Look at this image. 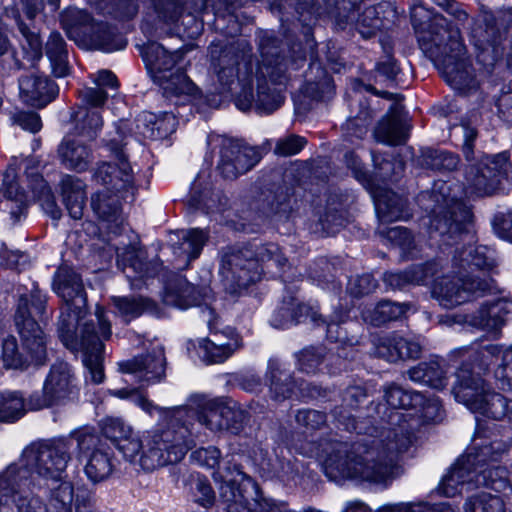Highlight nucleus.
<instances>
[{
    "label": "nucleus",
    "instance_id": "obj_1",
    "mask_svg": "<svg viewBox=\"0 0 512 512\" xmlns=\"http://www.w3.org/2000/svg\"><path fill=\"white\" fill-rule=\"evenodd\" d=\"M385 404L375 406L380 427L355 442H333L324 462L326 475L333 480L349 479L387 487L401 473L399 459L408 451L419 426L408 409L423 402V394L390 384L384 388Z\"/></svg>",
    "mask_w": 512,
    "mask_h": 512
},
{
    "label": "nucleus",
    "instance_id": "obj_2",
    "mask_svg": "<svg viewBox=\"0 0 512 512\" xmlns=\"http://www.w3.org/2000/svg\"><path fill=\"white\" fill-rule=\"evenodd\" d=\"M52 288L63 300L58 333L70 350L83 353L85 381L98 385L105 379L102 340L111 336V324L104 309L97 307L95 319L83 321L87 312V297L81 276L68 266H60L53 278Z\"/></svg>",
    "mask_w": 512,
    "mask_h": 512
},
{
    "label": "nucleus",
    "instance_id": "obj_3",
    "mask_svg": "<svg viewBox=\"0 0 512 512\" xmlns=\"http://www.w3.org/2000/svg\"><path fill=\"white\" fill-rule=\"evenodd\" d=\"M72 449L70 440L61 438L26 447L20 459L0 473V512H48L31 489V475L61 480L72 459Z\"/></svg>",
    "mask_w": 512,
    "mask_h": 512
},
{
    "label": "nucleus",
    "instance_id": "obj_4",
    "mask_svg": "<svg viewBox=\"0 0 512 512\" xmlns=\"http://www.w3.org/2000/svg\"><path fill=\"white\" fill-rule=\"evenodd\" d=\"M134 403L149 415L160 417L158 427L143 443L132 432L116 446L124 459L144 472H151L183 459L192 443L193 413L182 408H162L144 396L134 393Z\"/></svg>",
    "mask_w": 512,
    "mask_h": 512
},
{
    "label": "nucleus",
    "instance_id": "obj_5",
    "mask_svg": "<svg viewBox=\"0 0 512 512\" xmlns=\"http://www.w3.org/2000/svg\"><path fill=\"white\" fill-rule=\"evenodd\" d=\"M478 429H481L478 424ZM497 435L486 436L480 430L473 440V446L459 457L455 464L443 476L438 492L446 497H453L463 491L476 487H490L499 492L508 487L504 478L505 469L495 466L508 452L510 442Z\"/></svg>",
    "mask_w": 512,
    "mask_h": 512
},
{
    "label": "nucleus",
    "instance_id": "obj_6",
    "mask_svg": "<svg viewBox=\"0 0 512 512\" xmlns=\"http://www.w3.org/2000/svg\"><path fill=\"white\" fill-rule=\"evenodd\" d=\"M453 275H444L433 287V295L447 309L498 291L485 270L496 265L494 251L487 246L469 245L456 249L452 258Z\"/></svg>",
    "mask_w": 512,
    "mask_h": 512
},
{
    "label": "nucleus",
    "instance_id": "obj_7",
    "mask_svg": "<svg viewBox=\"0 0 512 512\" xmlns=\"http://www.w3.org/2000/svg\"><path fill=\"white\" fill-rule=\"evenodd\" d=\"M421 49L432 59L446 83L461 94L475 91L479 82L459 27L435 15L419 34Z\"/></svg>",
    "mask_w": 512,
    "mask_h": 512
},
{
    "label": "nucleus",
    "instance_id": "obj_8",
    "mask_svg": "<svg viewBox=\"0 0 512 512\" xmlns=\"http://www.w3.org/2000/svg\"><path fill=\"white\" fill-rule=\"evenodd\" d=\"M213 479L227 512H295L286 502L264 497L258 485L232 460H225Z\"/></svg>",
    "mask_w": 512,
    "mask_h": 512
},
{
    "label": "nucleus",
    "instance_id": "obj_9",
    "mask_svg": "<svg viewBox=\"0 0 512 512\" xmlns=\"http://www.w3.org/2000/svg\"><path fill=\"white\" fill-rule=\"evenodd\" d=\"M451 187L444 181H437L432 190L436 202L429 224V235L439 246L451 245L462 237H469L472 213ZM472 238V236H470Z\"/></svg>",
    "mask_w": 512,
    "mask_h": 512
},
{
    "label": "nucleus",
    "instance_id": "obj_10",
    "mask_svg": "<svg viewBox=\"0 0 512 512\" xmlns=\"http://www.w3.org/2000/svg\"><path fill=\"white\" fill-rule=\"evenodd\" d=\"M455 128L462 132L464 138L462 150L469 162L465 173L467 187L464 194L466 196L492 194L497 189L501 178L508 174L511 166L509 153L501 152L491 156L484 155L476 159L473 151V142L477 137L476 129L465 123Z\"/></svg>",
    "mask_w": 512,
    "mask_h": 512
},
{
    "label": "nucleus",
    "instance_id": "obj_11",
    "mask_svg": "<svg viewBox=\"0 0 512 512\" xmlns=\"http://www.w3.org/2000/svg\"><path fill=\"white\" fill-rule=\"evenodd\" d=\"M261 64L257 71V95L254 107L259 114H270L284 103V96L278 88H271L267 80L273 84L286 83L288 62L281 56L279 41L271 34L265 33L259 40Z\"/></svg>",
    "mask_w": 512,
    "mask_h": 512
},
{
    "label": "nucleus",
    "instance_id": "obj_12",
    "mask_svg": "<svg viewBox=\"0 0 512 512\" xmlns=\"http://www.w3.org/2000/svg\"><path fill=\"white\" fill-rule=\"evenodd\" d=\"M130 132L131 123L129 121L120 120L114 124V133L109 132L104 142L115 155L117 164L99 163L93 174L95 182L103 185V189L121 194L124 201H132L137 190L134 185L132 169L124 152Z\"/></svg>",
    "mask_w": 512,
    "mask_h": 512
},
{
    "label": "nucleus",
    "instance_id": "obj_13",
    "mask_svg": "<svg viewBox=\"0 0 512 512\" xmlns=\"http://www.w3.org/2000/svg\"><path fill=\"white\" fill-rule=\"evenodd\" d=\"M61 24L67 36L86 49L113 52L124 49L127 44L115 27L96 21L86 10L67 8L61 14Z\"/></svg>",
    "mask_w": 512,
    "mask_h": 512
},
{
    "label": "nucleus",
    "instance_id": "obj_14",
    "mask_svg": "<svg viewBox=\"0 0 512 512\" xmlns=\"http://www.w3.org/2000/svg\"><path fill=\"white\" fill-rule=\"evenodd\" d=\"M79 388L72 367L66 362L54 363L46 376L42 392H34L27 399L28 410L39 411L62 406L78 400Z\"/></svg>",
    "mask_w": 512,
    "mask_h": 512
},
{
    "label": "nucleus",
    "instance_id": "obj_15",
    "mask_svg": "<svg viewBox=\"0 0 512 512\" xmlns=\"http://www.w3.org/2000/svg\"><path fill=\"white\" fill-rule=\"evenodd\" d=\"M263 268L253 259V251L248 245L241 248H229L224 252L220 275L225 290L236 294L261 278Z\"/></svg>",
    "mask_w": 512,
    "mask_h": 512
},
{
    "label": "nucleus",
    "instance_id": "obj_16",
    "mask_svg": "<svg viewBox=\"0 0 512 512\" xmlns=\"http://www.w3.org/2000/svg\"><path fill=\"white\" fill-rule=\"evenodd\" d=\"M201 313L207 322L210 337L199 341V356L207 364L223 363L242 347L241 338L231 328L218 331L217 316L209 306L202 308Z\"/></svg>",
    "mask_w": 512,
    "mask_h": 512
},
{
    "label": "nucleus",
    "instance_id": "obj_17",
    "mask_svg": "<svg viewBox=\"0 0 512 512\" xmlns=\"http://www.w3.org/2000/svg\"><path fill=\"white\" fill-rule=\"evenodd\" d=\"M217 140L219 160L216 169L224 179L235 180L258 163L259 154L253 147L228 137H218Z\"/></svg>",
    "mask_w": 512,
    "mask_h": 512
},
{
    "label": "nucleus",
    "instance_id": "obj_18",
    "mask_svg": "<svg viewBox=\"0 0 512 512\" xmlns=\"http://www.w3.org/2000/svg\"><path fill=\"white\" fill-rule=\"evenodd\" d=\"M15 324L20 334L22 348L29 359V364L44 365L47 360V336L33 318L32 312L28 310L26 297H21L18 300Z\"/></svg>",
    "mask_w": 512,
    "mask_h": 512
},
{
    "label": "nucleus",
    "instance_id": "obj_19",
    "mask_svg": "<svg viewBox=\"0 0 512 512\" xmlns=\"http://www.w3.org/2000/svg\"><path fill=\"white\" fill-rule=\"evenodd\" d=\"M44 8V0H15L14 5L6 9L7 16L15 20L17 28L25 40L23 50L32 61L42 58V41L39 34L24 22L22 15L30 22H33L43 13Z\"/></svg>",
    "mask_w": 512,
    "mask_h": 512
},
{
    "label": "nucleus",
    "instance_id": "obj_20",
    "mask_svg": "<svg viewBox=\"0 0 512 512\" xmlns=\"http://www.w3.org/2000/svg\"><path fill=\"white\" fill-rule=\"evenodd\" d=\"M489 390V385L480 372H475L472 364L465 363L456 370L452 393L456 401L465 405L471 412L481 408V398L483 399Z\"/></svg>",
    "mask_w": 512,
    "mask_h": 512
},
{
    "label": "nucleus",
    "instance_id": "obj_21",
    "mask_svg": "<svg viewBox=\"0 0 512 512\" xmlns=\"http://www.w3.org/2000/svg\"><path fill=\"white\" fill-rule=\"evenodd\" d=\"M185 53L183 48L169 52L162 44L150 42L144 47L142 56L153 81L166 84L165 75L174 73L178 67L183 68Z\"/></svg>",
    "mask_w": 512,
    "mask_h": 512
},
{
    "label": "nucleus",
    "instance_id": "obj_22",
    "mask_svg": "<svg viewBox=\"0 0 512 512\" xmlns=\"http://www.w3.org/2000/svg\"><path fill=\"white\" fill-rule=\"evenodd\" d=\"M383 97L394 99L396 102L390 107L388 113L383 116L374 130V137L378 142L387 145L403 144L408 136V128L402 117L403 106L399 103L401 95H394L389 92H383Z\"/></svg>",
    "mask_w": 512,
    "mask_h": 512
},
{
    "label": "nucleus",
    "instance_id": "obj_23",
    "mask_svg": "<svg viewBox=\"0 0 512 512\" xmlns=\"http://www.w3.org/2000/svg\"><path fill=\"white\" fill-rule=\"evenodd\" d=\"M165 366L164 348L160 345L154 347L147 355L136 356L119 363L121 372L135 375L147 384L161 381L165 376Z\"/></svg>",
    "mask_w": 512,
    "mask_h": 512
},
{
    "label": "nucleus",
    "instance_id": "obj_24",
    "mask_svg": "<svg viewBox=\"0 0 512 512\" xmlns=\"http://www.w3.org/2000/svg\"><path fill=\"white\" fill-rule=\"evenodd\" d=\"M442 268L438 260H432L425 264L412 265L404 271L386 272L383 275V282L391 290H402L409 285L427 284L431 280L436 283L440 279L437 275Z\"/></svg>",
    "mask_w": 512,
    "mask_h": 512
},
{
    "label": "nucleus",
    "instance_id": "obj_25",
    "mask_svg": "<svg viewBox=\"0 0 512 512\" xmlns=\"http://www.w3.org/2000/svg\"><path fill=\"white\" fill-rule=\"evenodd\" d=\"M422 347L419 342L404 338L397 333L379 336L374 340V355L388 362L419 358Z\"/></svg>",
    "mask_w": 512,
    "mask_h": 512
},
{
    "label": "nucleus",
    "instance_id": "obj_26",
    "mask_svg": "<svg viewBox=\"0 0 512 512\" xmlns=\"http://www.w3.org/2000/svg\"><path fill=\"white\" fill-rule=\"evenodd\" d=\"M366 398V390L361 385L349 386L344 390L342 394V406L336 407L332 411V414L345 430L363 434L364 436H369L371 433L374 434L370 429L371 426H368L367 421H357L351 412L344 410V407L350 408L351 410L356 409Z\"/></svg>",
    "mask_w": 512,
    "mask_h": 512
},
{
    "label": "nucleus",
    "instance_id": "obj_27",
    "mask_svg": "<svg viewBox=\"0 0 512 512\" xmlns=\"http://www.w3.org/2000/svg\"><path fill=\"white\" fill-rule=\"evenodd\" d=\"M512 314V304L498 299L483 304L476 312L465 317L470 326L488 333H497Z\"/></svg>",
    "mask_w": 512,
    "mask_h": 512
},
{
    "label": "nucleus",
    "instance_id": "obj_28",
    "mask_svg": "<svg viewBox=\"0 0 512 512\" xmlns=\"http://www.w3.org/2000/svg\"><path fill=\"white\" fill-rule=\"evenodd\" d=\"M20 97L34 107H44L50 103L58 93V87L47 76L30 74L19 79Z\"/></svg>",
    "mask_w": 512,
    "mask_h": 512
},
{
    "label": "nucleus",
    "instance_id": "obj_29",
    "mask_svg": "<svg viewBox=\"0 0 512 512\" xmlns=\"http://www.w3.org/2000/svg\"><path fill=\"white\" fill-rule=\"evenodd\" d=\"M117 265L130 281L153 276L155 267L146 261V252L136 243L118 247Z\"/></svg>",
    "mask_w": 512,
    "mask_h": 512
},
{
    "label": "nucleus",
    "instance_id": "obj_30",
    "mask_svg": "<svg viewBox=\"0 0 512 512\" xmlns=\"http://www.w3.org/2000/svg\"><path fill=\"white\" fill-rule=\"evenodd\" d=\"M265 381L271 399L277 402L289 399L297 386L293 374L276 358L268 360Z\"/></svg>",
    "mask_w": 512,
    "mask_h": 512
},
{
    "label": "nucleus",
    "instance_id": "obj_31",
    "mask_svg": "<svg viewBox=\"0 0 512 512\" xmlns=\"http://www.w3.org/2000/svg\"><path fill=\"white\" fill-rule=\"evenodd\" d=\"M177 408L186 409L194 415L190 424L193 433L189 450L195 444V438L198 435L197 423L213 432H221L227 429V423L224 421V401L222 400L214 399L206 401L200 411L187 406H178Z\"/></svg>",
    "mask_w": 512,
    "mask_h": 512
},
{
    "label": "nucleus",
    "instance_id": "obj_32",
    "mask_svg": "<svg viewBox=\"0 0 512 512\" xmlns=\"http://www.w3.org/2000/svg\"><path fill=\"white\" fill-rule=\"evenodd\" d=\"M121 199V194L105 189L98 191L91 197L92 210L99 219L107 223V228L111 229L113 233H117L123 223Z\"/></svg>",
    "mask_w": 512,
    "mask_h": 512
},
{
    "label": "nucleus",
    "instance_id": "obj_33",
    "mask_svg": "<svg viewBox=\"0 0 512 512\" xmlns=\"http://www.w3.org/2000/svg\"><path fill=\"white\" fill-rule=\"evenodd\" d=\"M58 157L68 170L83 172L93 161L92 150L79 140L65 137L58 146Z\"/></svg>",
    "mask_w": 512,
    "mask_h": 512
},
{
    "label": "nucleus",
    "instance_id": "obj_34",
    "mask_svg": "<svg viewBox=\"0 0 512 512\" xmlns=\"http://www.w3.org/2000/svg\"><path fill=\"white\" fill-rule=\"evenodd\" d=\"M84 182L72 175H64L60 181L62 202L71 218L79 220L83 217L86 203Z\"/></svg>",
    "mask_w": 512,
    "mask_h": 512
},
{
    "label": "nucleus",
    "instance_id": "obj_35",
    "mask_svg": "<svg viewBox=\"0 0 512 512\" xmlns=\"http://www.w3.org/2000/svg\"><path fill=\"white\" fill-rule=\"evenodd\" d=\"M205 295V292L198 291L193 284L180 277L167 286L163 301L166 305L187 309L200 305Z\"/></svg>",
    "mask_w": 512,
    "mask_h": 512
},
{
    "label": "nucleus",
    "instance_id": "obj_36",
    "mask_svg": "<svg viewBox=\"0 0 512 512\" xmlns=\"http://www.w3.org/2000/svg\"><path fill=\"white\" fill-rule=\"evenodd\" d=\"M375 209L381 222H393L408 217L406 200L390 190L373 192Z\"/></svg>",
    "mask_w": 512,
    "mask_h": 512
},
{
    "label": "nucleus",
    "instance_id": "obj_37",
    "mask_svg": "<svg viewBox=\"0 0 512 512\" xmlns=\"http://www.w3.org/2000/svg\"><path fill=\"white\" fill-rule=\"evenodd\" d=\"M83 471L90 482L98 484L108 480L115 471L112 453L107 448L96 450L83 459Z\"/></svg>",
    "mask_w": 512,
    "mask_h": 512
},
{
    "label": "nucleus",
    "instance_id": "obj_38",
    "mask_svg": "<svg viewBox=\"0 0 512 512\" xmlns=\"http://www.w3.org/2000/svg\"><path fill=\"white\" fill-rule=\"evenodd\" d=\"M407 375L413 382L422 383L434 389H443L447 385L446 370L438 360L420 362L410 368Z\"/></svg>",
    "mask_w": 512,
    "mask_h": 512
},
{
    "label": "nucleus",
    "instance_id": "obj_39",
    "mask_svg": "<svg viewBox=\"0 0 512 512\" xmlns=\"http://www.w3.org/2000/svg\"><path fill=\"white\" fill-rule=\"evenodd\" d=\"M3 185L5 190L4 201L2 204L4 205L5 210H8L13 223H16L20 220L21 216L27 209V195L14 179V171L12 169H9L6 172Z\"/></svg>",
    "mask_w": 512,
    "mask_h": 512
},
{
    "label": "nucleus",
    "instance_id": "obj_40",
    "mask_svg": "<svg viewBox=\"0 0 512 512\" xmlns=\"http://www.w3.org/2000/svg\"><path fill=\"white\" fill-rule=\"evenodd\" d=\"M45 55L48 58L55 77H65L70 72L68 50L62 35L53 31L45 44Z\"/></svg>",
    "mask_w": 512,
    "mask_h": 512
},
{
    "label": "nucleus",
    "instance_id": "obj_41",
    "mask_svg": "<svg viewBox=\"0 0 512 512\" xmlns=\"http://www.w3.org/2000/svg\"><path fill=\"white\" fill-rule=\"evenodd\" d=\"M111 302L115 313L126 323L140 317L145 312H156V304L142 296H113Z\"/></svg>",
    "mask_w": 512,
    "mask_h": 512
},
{
    "label": "nucleus",
    "instance_id": "obj_42",
    "mask_svg": "<svg viewBox=\"0 0 512 512\" xmlns=\"http://www.w3.org/2000/svg\"><path fill=\"white\" fill-rule=\"evenodd\" d=\"M89 2L98 14L118 21H129L139 12L137 0H89Z\"/></svg>",
    "mask_w": 512,
    "mask_h": 512
},
{
    "label": "nucleus",
    "instance_id": "obj_43",
    "mask_svg": "<svg viewBox=\"0 0 512 512\" xmlns=\"http://www.w3.org/2000/svg\"><path fill=\"white\" fill-rule=\"evenodd\" d=\"M408 308L409 305L406 303L382 300L373 308H365L362 311V318L374 326H381L390 321L398 320L406 313Z\"/></svg>",
    "mask_w": 512,
    "mask_h": 512
},
{
    "label": "nucleus",
    "instance_id": "obj_44",
    "mask_svg": "<svg viewBox=\"0 0 512 512\" xmlns=\"http://www.w3.org/2000/svg\"><path fill=\"white\" fill-rule=\"evenodd\" d=\"M72 119L75 122V133L91 141L97 138L104 123L99 110L82 107H78V110L72 114Z\"/></svg>",
    "mask_w": 512,
    "mask_h": 512
},
{
    "label": "nucleus",
    "instance_id": "obj_45",
    "mask_svg": "<svg viewBox=\"0 0 512 512\" xmlns=\"http://www.w3.org/2000/svg\"><path fill=\"white\" fill-rule=\"evenodd\" d=\"M207 239L208 233L199 228L182 231L181 241L177 247H174V253L190 262L199 257Z\"/></svg>",
    "mask_w": 512,
    "mask_h": 512
},
{
    "label": "nucleus",
    "instance_id": "obj_46",
    "mask_svg": "<svg viewBox=\"0 0 512 512\" xmlns=\"http://www.w3.org/2000/svg\"><path fill=\"white\" fill-rule=\"evenodd\" d=\"M166 84L161 81H154L161 89L165 98L172 100L173 98L187 97L193 94L195 86L192 81L184 73L182 67H178L174 73L165 75Z\"/></svg>",
    "mask_w": 512,
    "mask_h": 512
},
{
    "label": "nucleus",
    "instance_id": "obj_47",
    "mask_svg": "<svg viewBox=\"0 0 512 512\" xmlns=\"http://www.w3.org/2000/svg\"><path fill=\"white\" fill-rule=\"evenodd\" d=\"M311 317L314 322L320 320L322 324L326 325V336L330 341L341 344L353 343V338H349L346 329L341 327L349 318L348 309H335L328 321L316 313H313Z\"/></svg>",
    "mask_w": 512,
    "mask_h": 512
},
{
    "label": "nucleus",
    "instance_id": "obj_48",
    "mask_svg": "<svg viewBox=\"0 0 512 512\" xmlns=\"http://www.w3.org/2000/svg\"><path fill=\"white\" fill-rule=\"evenodd\" d=\"M307 310L306 306L294 297L284 300L281 306L273 313L271 324L275 328L285 329L300 322V318Z\"/></svg>",
    "mask_w": 512,
    "mask_h": 512
},
{
    "label": "nucleus",
    "instance_id": "obj_49",
    "mask_svg": "<svg viewBox=\"0 0 512 512\" xmlns=\"http://www.w3.org/2000/svg\"><path fill=\"white\" fill-rule=\"evenodd\" d=\"M65 439L70 440L72 444L73 440L76 442L77 459L80 462H83V459L87 458L94 451L105 448L95 430L90 427L74 430Z\"/></svg>",
    "mask_w": 512,
    "mask_h": 512
},
{
    "label": "nucleus",
    "instance_id": "obj_50",
    "mask_svg": "<svg viewBox=\"0 0 512 512\" xmlns=\"http://www.w3.org/2000/svg\"><path fill=\"white\" fill-rule=\"evenodd\" d=\"M27 400L18 391H6L0 394V421L13 422L26 411Z\"/></svg>",
    "mask_w": 512,
    "mask_h": 512
},
{
    "label": "nucleus",
    "instance_id": "obj_51",
    "mask_svg": "<svg viewBox=\"0 0 512 512\" xmlns=\"http://www.w3.org/2000/svg\"><path fill=\"white\" fill-rule=\"evenodd\" d=\"M465 512H505V501L502 496L481 491L469 497L464 504Z\"/></svg>",
    "mask_w": 512,
    "mask_h": 512
},
{
    "label": "nucleus",
    "instance_id": "obj_52",
    "mask_svg": "<svg viewBox=\"0 0 512 512\" xmlns=\"http://www.w3.org/2000/svg\"><path fill=\"white\" fill-rule=\"evenodd\" d=\"M157 19L166 25H177L187 11L185 0H150Z\"/></svg>",
    "mask_w": 512,
    "mask_h": 512
},
{
    "label": "nucleus",
    "instance_id": "obj_53",
    "mask_svg": "<svg viewBox=\"0 0 512 512\" xmlns=\"http://www.w3.org/2000/svg\"><path fill=\"white\" fill-rule=\"evenodd\" d=\"M360 110L354 116L349 117L343 126L345 137L352 142L353 138L361 140L368 132V127L373 118L372 111L366 102L358 101Z\"/></svg>",
    "mask_w": 512,
    "mask_h": 512
},
{
    "label": "nucleus",
    "instance_id": "obj_54",
    "mask_svg": "<svg viewBox=\"0 0 512 512\" xmlns=\"http://www.w3.org/2000/svg\"><path fill=\"white\" fill-rule=\"evenodd\" d=\"M239 64V55L234 52L233 47L225 48L215 64V72L218 80L225 87L233 84L238 75L237 66Z\"/></svg>",
    "mask_w": 512,
    "mask_h": 512
},
{
    "label": "nucleus",
    "instance_id": "obj_55",
    "mask_svg": "<svg viewBox=\"0 0 512 512\" xmlns=\"http://www.w3.org/2000/svg\"><path fill=\"white\" fill-rule=\"evenodd\" d=\"M249 249L253 251V259L262 268L261 264L267 267L275 266L283 268L287 263V258L283 255L280 247L275 243L267 244H248Z\"/></svg>",
    "mask_w": 512,
    "mask_h": 512
},
{
    "label": "nucleus",
    "instance_id": "obj_56",
    "mask_svg": "<svg viewBox=\"0 0 512 512\" xmlns=\"http://www.w3.org/2000/svg\"><path fill=\"white\" fill-rule=\"evenodd\" d=\"M386 238L399 247L404 257L416 258L420 255L418 242L407 228L401 226L390 228L386 232Z\"/></svg>",
    "mask_w": 512,
    "mask_h": 512
},
{
    "label": "nucleus",
    "instance_id": "obj_57",
    "mask_svg": "<svg viewBox=\"0 0 512 512\" xmlns=\"http://www.w3.org/2000/svg\"><path fill=\"white\" fill-rule=\"evenodd\" d=\"M422 165L436 171H452L459 158L451 152L427 148L422 150Z\"/></svg>",
    "mask_w": 512,
    "mask_h": 512
},
{
    "label": "nucleus",
    "instance_id": "obj_58",
    "mask_svg": "<svg viewBox=\"0 0 512 512\" xmlns=\"http://www.w3.org/2000/svg\"><path fill=\"white\" fill-rule=\"evenodd\" d=\"M384 6H370L358 16L356 21V29L363 38H370L376 34L382 27H384V20L380 17L383 12Z\"/></svg>",
    "mask_w": 512,
    "mask_h": 512
},
{
    "label": "nucleus",
    "instance_id": "obj_59",
    "mask_svg": "<svg viewBox=\"0 0 512 512\" xmlns=\"http://www.w3.org/2000/svg\"><path fill=\"white\" fill-rule=\"evenodd\" d=\"M2 359L6 368L25 370L29 366V359L18 351L17 340L14 336H7L3 339Z\"/></svg>",
    "mask_w": 512,
    "mask_h": 512
},
{
    "label": "nucleus",
    "instance_id": "obj_60",
    "mask_svg": "<svg viewBox=\"0 0 512 512\" xmlns=\"http://www.w3.org/2000/svg\"><path fill=\"white\" fill-rule=\"evenodd\" d=\"M298 370L306 374H315L325 359V349L322 347H308L297 355Z\"/></svg>",
    "mask_w": 512,
    "mask_h": 512
},
{
    "label": "nucleus",
    "instance_id": "obj_61",
    "mask_svg": "<svg viewBox=\"0 0 512 512\" xmlns=\"http://www.w3.org/2000/svg\"><path fill=\"white\" fill-rule=\"evenodd\" d=\"M28 177H31L32 189L37 190L42 196L41 206L43 210L51 216L52 219L58 220L61 217V210L57 206L54 197L50 193V189L47 186L44 179L38 173H27Z\"/></svg>",
    "mask_w": 512,
    "mask_h": 512
},
{
    "label": "nucleus",
    "instance_id": "obj_62",
    "mask_svg": "<svg viewBox=\"0 0 512 512\" xmlns=\"http://www.w3.org/2000/svg\"><path fill=\"white\" fill-rule=\"evenodd\" d=\"M496 368H494V376L499 386L503 390L512 389V345L508 348L501 346V355Z\"/></svg>",
    "mask_w": 512,
    "mask_h": 512
},
{
    "label": "nucleus",
    "instance_id": "obj_63",
    "mask_svg": "<svg viewBox=\"0 0 512 512\" xmlns=\"http://www.w3.org/2000/svg\"><path fill=\"white\" fill-rule=\"evenodd\" d=\"M501 355V346L497 344H489L482 346L474 357V364L472 367L478 369V372L485 373L491 369L492 366L496 368Z\"/></svg>",
    "mask_w": 512,
    "mask_h": 512
},
{
    "label": "nucleus",
    "instance_id": "obj_64",
    "mask_svg": "<svg viewBox=\"0 0 512 512\" xmlns=\"http://www.w3.org/2000/svg\"><path fill=\"white\" fill-rule=\"evenodd\" d=\"M74 489L70 482H62L52 490L50 503L58 512H72Z\"/></svg>",
    "mask_w": 512,
    "mask_h": 512
}]
</instances>
